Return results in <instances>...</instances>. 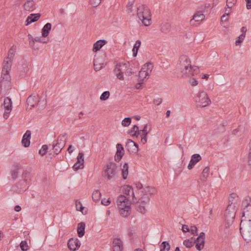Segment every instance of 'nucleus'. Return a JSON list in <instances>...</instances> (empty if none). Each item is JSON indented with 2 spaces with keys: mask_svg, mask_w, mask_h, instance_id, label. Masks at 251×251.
I'll use <instances>...</instances> for the list:
<instances>
[{
  "mask_svg": "<svg viewBox=\"0 0 251 251\" xmlns=\"http://www.w3.org/2000/svg\"><path fill=\"white\" fill-rule=\"evenodd\" d=\"M21 166L19 164H17L14 165V168L11 171V176L13 179L17 178L19 175V171L21 169Z\"/></svg>",
  "mask_w": 251,
  "mask_h": 251,
  "instance_id": "nucleus-34",
  "label": "nucleus"
},
{
  "mask_svg": "<svg viewBox=\"0 0 251 251\" xmlns=\"http://www.w3.org/2000/svg\"><path fill=\"white\" fill-rule=\"evenodd\" d=\"M198 72L199 68L197 66H192L190 63L178 70V75L182 77H190Z\"/></svg>",
  "mask_w": 251,
  "mask_h": 251,
  "instance_id": "nucleus-6",
  "label": "nucleus"
},
{
  "mask_svg": "<svg viewBox=\"0 0 251 251\" xmlns=\"http://www.w3.org/2000/svg\"><path fill=\"white\" fill-rule=\"evenodd\" d=\"M189 63H191V60L189 57L186 55H182L179 58L176 65L177 70L178 71L181 69L184 66L189 64Z\"/></svg>",
  "mask_w": 251,
  "mask_h": 251,
  "instance_id": "nucleus-17",
  "label": "nucleus"
},
{
  "mask_svg": "<svg viewBox=\"0 0 251 251\" xmlns=\"http://www.w3.org/2000/svg\"><path fill=\"white\" fill-rule=\"evenodd\" d=\"M144 192L146 193L144 195L148 196L149 194L152 195L156 193V190L154 188L151 187V186H147L144 189Z\"/></svg>",
  "mask_w": 251,
  "mask_h": 251,
  "instance_id": "nucleus-39",
  "label": "nucleus"
},
{
  "mask_svg": "<svg viewBox=\"0 0 251 251\" xmlns=\"http://www.w3.org/2000/svg\"><path fill=\"white\" fill-rule=\"evenodd\" d=\"M101 193L98 190L94 191L92 195V198L95 201H99Z\"/></svg>",
  "mask_w": 251,
  "mask_h": 251,
  "instance_id": "nucleus-41",
  "label": "nucleus"
},
{
  "mask_svg": "<svg viewBox=\"0 0 251 251\" xmlns=\"http://www.w3.org/2000/svg\"><path fill=\"white\" fill-rule=\"evenodd\" d=\"M236 198H237V195L236 194L233 193L230 194L228 198L229 202H230V203H231V202L234 203L233 202V201H234V199Z\"/></svg>",
  "mask_w": 251,
  "mask_h": 251,
  "instance_id": "nucleus-56",
  "label": "nucleus"
},
{
  "mask_svg": "<svg viewBox=\"0 0 251 251\" xmlns=\"http://www.w3.org/2000/svg\"><path fill=\"white\" fill-rule=\"evenodd\" d=\"M236 214L235 204L231 202L228 203L225 211V221L226 230L230 227L234 222Z\"/></svg>",
  "mask_w": 251,
  "mask_h": 251,
  "instance_id": "nucleus-4",
  "label": "nucleus"
},
{
  "mask_svg": "<svg viewBox=\"0 0 251 251\" xmlns=\"http://www.w3.org/2000/svg\"><path fill=\"white\" fill-rule=\"evenodd\" d=\"M118 174V166L116 163L110 162L103 169V176L108 180L115 179Z\"/></svg>",
  "mask_w": 251,
  "mask_h": 251,
  "instance_id": "nucleus-3",
  "label": "nucleus"
},
{
  "mask_svg": "<svg viewBox=\"0 0 251 251\" xmlns=\"http://www.w3.org/2000/svg\"><path fill=\"white\" fill-rule=\"evenodd\" d=\"M137 14L139 19L142 21L145 26H149L151 24V14L149 8L144 5L138 7Z\"/></svg>",
  "mask_w": 251,
  "mask_h": 251,
  "instance_id": "nucleus-2",
  "label": "nucleus"
},
{
  "mask_svg": "<svg viewBox=\"0 0 251 251\" xmlns=\"http://www.w3.org/2000/svg\"><path fill=\"white\" fill-rule=\"evenodd\" d=\"M126 147L127 150L131 152L137 153L139 151L138 145L130 139L127 140Z\"/></svg>",
  "mask_w": 251,
  "mask_h": 251,
  "instance_id": "nucleus-18",
  "label": "nucleus"
},
{
  "mask_svg": "<svg viewBox=\"0 0 251 251\" xmlns=\"http://www.w3.org/2000/svg\"><path fill=\"white\" fill-rule=\"evenodd\" d=\"M66 137L65 135H60L57 138L56 145H52V149L54 150L55 153L57 155L63 149L65 146Z\"/></svg>",
  "mask_w": 251,
  "mask_h": 251,
  "instance_id": "nucleus-10",
  "label": "nucleus"
},
{
  "mask_svg": "<svg viewBox=\"0 0 251 251\" xmlns=\"http://www.w3.org/2000/svg\"><path fill=\"white\" fill-rule=\"evenodd\" d=\"M104 63H100L99 59H95L94 60V66L95 70L96 71H100V69L103 68L104 66Z\"/></svg>",
  "mask_w": 251,
  "mask_h": 251,
  "instance_id": "nucleus-37",
  "label": "nucleus"
},
{
  "mask_svg": "<svg viewBox=\"0 0 251 251\" xmlns=\"http://www.w3.org/2000/svg\"><path fill=\"white\" fill-rule=\"evenodd\" d=\"M29 176V172H28L26 170L23 171V174L22 175L23 179H27L28 180Z\"/></svg>",
  "mask_w": 251,
  "mask_h": 251,
  "instance_id": "nucleus-57",
  "label": "nucleus"
},
{
  "mask_svg": "<svg viewBox=\"0 0 251 251\" xmlns=\"http://www.w3.org/2000/svg\"><path fill=\"white\" fill-rule=\"evenodd\" d=\"M250 150L249 154L248 163H249V165L251 167V140L250 141Z\"/></svg>",
  "mask_w": 251,
  "mask_h": 251,
  "instance_id": "nucleus-64",
  "label": "nucleus"
},
{
  "mask_svg": "<svg viewBox=\"0 0 251 251\" xmlns=\"http://www.w3.org/2000/svg\"><path fill=\"white\" fill-rule=\"evenodd\" d=\"M162 102V99L160 98H157L153 100V102L156 105H159Z\"/></svg>",
  "mask_w": 251,
  "mask_h": 251,
  "instance_id": "nucleus-58",
  "label": "nucleus"
},
{
  "mask_svg": "<svg viewBox=\"0 0 251 251\" xmlns=\"http://www.w3.org/2000/svg\"><path fill=\"white\" fill-rule=\"evenodd\" d=\"M12 63V60H11L10 59H7L6 57L4 60V66L6 69H7L8 70H10V68L11 67Z\"/></svg>",
  "mask_w": 251,
  "mask_h": 251,
  "instance_id": "nucleus-43",
  "label": "nucleus"
},
{
  "mask_svg": "<svg viewBox=\"0 0 251 251\" xmlns=\"http://www.w3.org/2000/svg\"><path fill=\"white\" fill-rule=\"evenodd\" d=\"M160 251H169L170 248L169 243L164 241L160 246Z\"/></svg>",
  "mask_w": 251,
  "mask_h": 251,
  "instance_id": "nucleus-40",
  "label": "nucleus"
},
{
  "mask_svg": "<svg viewBox=\"0 0 251 251\" xmlns=\"http://www.w3.org/2000/svg\"><path fill=\"white\" fill-rule=\"evenodd\" d=\"M20 247L22 251H26L28 250V246L26 241H22L20 243Z\"/></svg>",
  "mask_w": 251,
  "mask_h": 251,
  "instance_id": "nucleus-46",
  "label": "nucleus"
},
{
  "mask_svg": "<svg viewBox=\"0 0 251 251\" xmlns=\"http://www.w3.org/2000/svg\"><path fill=\"white\" fill-rule=\"evenodd\" d=\"M84 154L83 152H79L77 155V161L73 166V169L74 170H78L82 169L84 167Z\"/></svg>",
  "mask_w": 251,
  "mask_h": 251,
  "instance_id": "nucleus-16",
  "label": "nucleus"
},
{
  "mask_svg": "<svg viewBox=\"0 0 251 251\" xmlns=\"http://www.w3.org/2000/svg\"><path fill=\"white\" fill-rule=\"evenodd\" d=\"M240 132L241 133H240V135H241V134H242L243 133V131L242 130H241V127L239 126L238 128H236L235 129H234L232 131V133L233 135H237L238 134V132Z\"/></svg>",
  "mask_w": 251,
  "mask_h": 251,
  "instance_id": "nucleus-60",
  "label": "nucleus"
},
{
  "mask_svg": "<svg viewBox=\"0 0 251 251\" xmlns=\"http://www.w3.org/2000/svg\"><path fill=\"white\" fill-rule=\"evenodd\" d=\"M110 96L109 91H105L102 93L100 97V100L102 101H104L108 99Z\"/></svg>",
  "mask_w": 251,
  "mask_h": 251,
  "instance_id": "nucleus-45",
  "label": "nucleus"
},
{
  "mask_svg": "<svg viewBox=\"0 0 251 251\" xmlns=\"http://www.w3.org/2000/svg\"><path fill=\"white\" fill-rule=\"evenodd\" d=\"M183 243L186 248H190L194 246V244H195L194 239L193 238L189 239H185V240L183 241Z\"/></svg>",
  "mask_w": 251,
  "mask_h": 251,
  "instance_id": "nucleus-42",
  "label": "nucleus"
},
{
  "mask_svg": "<svg viewBox=\"0 0 251 251\" xmlns=\"http://www.w3.org/2000/svg\"><path fill=\"white\" fill-rule=\"evenodd\" d=\"M189 82L193 86H196L198 84V80L195 79V78H190Z\"/></svg>",
  "mask_w": 251,
  "mask_h": 251,
  "instance_id": "nucleus-59",
  "label": "nucleus"
},
{
  "mask_svg": "<svg viewBox=\"0 0 251 251\" xmlns=\"http://www.w3.org/2000/svg\"><path fill=\"white\" fill-rule=\"evenodd\" d=\"M141 136H147L148 131V125H146L144 126L143 130H141Z\"/></svg>",
  "mask_w": 251,
  "mask_h": 251,
  "instance_id": "nucleus-54",
  "label": "nucleus"
},
{
  "mask_svg": "<svg viewBox=\"0 0 251 251\" xmlns=\"http://www.w3.org/2000/svg\"><path fill=\"white\" fill-rule=\"evenodd\" d=\"M30 131L29 130H27L22 138V140L21 141L22 145L25 147H28L30 146Z\"/></svg>",
  "mask_w": 251,
  "mask_h": 251,
  "instance_id": "nucleus-23",
  "label": "nucleus"
},
{
  "mask_svg": "<svg viewBox=\"0 0 251 251\" xmlns=\"http://www.w3.org/2000/svg\"><path fill=\"white\" fill-rule=\"evenodd\" d=\"M150 200L149 196H142L136 204L137 211L142 214H145L147 212V204L149 203Z\"/></svg>",
  "mask_w": 251,
  "mask_h": 251,
  "instance_id": "nucleus-8",
  "label": "nucleus"
},
{
  "mask_svg": "<svg viewBox=\"0 0 251 251\" xmlns=\"http://www.w3.org/2000/svg\"><path fill=\"white\" fill-rule=\"evenodd\" d=\"M2 105L4 108L3 117L4 119H7L9 117V114L11 112L12 109V102L11 99L8 97L5 98Z\"/></svg>",
  "mask_w": 251,
  "mask_h": 251,
  "instance_id": "nucleus-11",
  "label": "nucleus"
},
{
  "mask_svg": "<svg viewBox=\"0 0 251 251\" xmlns=\"http://www.w3.org/2000/svg\"><path fill=\"white\" fill-rule=\"evenodd\" d=\"M134 4V0H132L127 3L126 7H127V11L128 13H130L132 11V7Z\"/></svg>",
  "mask_w": 251,
  "mask_h": 251,
  "instance_id": "nucleus-53",
  "label": "nucleus"
},
{
  "mask_svg": "<svg viewBox=\"0 0 251 251\" xmlns=\"http://www.w3.org/2000/svg\"><path fill=\"white\" fill-rule=\"evenodd\" d=\"M101 0H89V3L94 7L99 5Z\"/></svg>",
  "mask_w": 251,
  "mask_h": 251,
  "instance_id": "nucleus-51",
  "label": "nucleus"
},
{
  "mask_svg": "<svg viewBox=\"0 0 251 251\" xmlns=\"http://www.w3.org/2000/svg\"><path fill=\"white\" fill-rule=\"evenodd\" d=\"M209 168L205 167L203 169L201 175L200 176V180L202 182H205L207 180L209 173Z\"/></svg>",
  "mask_w": 251,
  "mask_h": 251,
  "instance_id": "nucleus-32",
  "label": "nucleus"
},
{
  "mask_svg": "<svg viewBox=\"0 0 251 251\" xmlns=\"http://www.w3.org/2000/svg\"><path fill=\"white\" fill-rule=\"evenodd\" d=\"M237 0H226V6L232 8L236 3Z\"/></svg>",
  "mask_w": 251,
  "mask_h": 251,
  "instance_id": "nucleus-50",
  "label": "nucleus"
},
{
  "mask_svg": "<svg viewBox=\"0 0 251 251\" xmlns=\"http://www.w3.org/2000/svg\"><path fill=\"white\" fill-rule=\"evenodd\" d=\"M201 159V156L199 154H195L191 156L190 161L187 166L189 170H191L193 168L196 164Z\"/></svg>",
  "mask_w": 251,
  "mask_h": 251,
  "instance_id": "nucleus-21",
  "label": "nucleus"
},
{
  "mask_svg": "<svg viewBox=\"0 0 251 251\" xmlns=\"http://www.w3.org/2000/svg\"><path fill=\"white\" fill-rule=\"evenodd\" d=\"M131 122V119L130 117L125 118L122 121V126H128Z\"/></svg>",
  "mask_w": 251,
  "mask_h": 251,
  "instance_id": "nucleus-44",
  "label": "nucleus"
},
{
  "mask_svg": "<svg viewBox=\"0 0 251 251\" xmlns=\"http://www.w3.org/2000/svg\"><path fill=\"white\" fill-rule=\"evenodd\" d=\"M48 147L47 145H43L41 149L39 151V154L43 156L47 152Z\"/></svg>",
  "mask_w": 251,
  "mask_h": 251,
  "instance_id": "nucleus-48",
  "label": "nucleus"
},
{
  "mask_svg": "<svg viewBox=\"0 0 251 251\" xmlns=\"http://www.w3.org/2000/svg\"><path fill=\"white\" fill-rule=\"evenodd\" d=\"M240 230L245 241L247 242L251 241V221L241 222Z\"/></svg>",
  "mask_w": 251,
  "mask_h": 251,
  "instance_id": "nucleus-7",
  "label": "nucleus"
},
{
  "mask_svg": "<svg viewBox=\"0 0 251 251\" xmlns=\"http://www.w3.org/2000/svg\"><path fill=\"white\" fill-rule=\"evenodd\" d=\"M85 224L80 223L77 224V234L79 237H82L85 233Z\"/></svg>",
  "mask_w": 251,
  "mask_h": 251,
  "instance_id": "nucleus-28",
  "label": "nucleus"
},
{
  "mask_svg": "<svg viewBox=\"0 0 251 251\" xmlns=\"http://www.w3.org/2000/svg\"><path fill=\"white\" fill-rule=\"evenodd\" d=\"M128 198L125 195H121L117 200V204L119 208V213L122 217L126 218L129 216L131 213L130 203Z\"/></svg>",
  "mask_w": 251,
  "mask_h": 251,
  "instance_id": "nucleus-1",
  "label": "nucleus"
},
{
  "mask_svg": "<svg viewBox=\"0 0 251 251\" xmlns=\"http://www.w3.org/2000/svg\"><path fill=\"white\" fill-rule=\"evenodd\" d=\"M16 46L13 45L11 47V49L8 50V56L7 57V59H10L13 60V57L16 52Z\"/></svg>",
  "mask_w": 251,
  "mask_h": 251,
  "instance_id": "nucleus-38",
  "label": "nucleus"
},
{
  "mask_svg": "<svg viewBox=\"0 0 251 251\" xmlns=\"http://www.w3.org/2000/svg\"><path fill=\"white\" fill-rule=\"evenodd\" d=\"M80 246V243L77 238H70L68 242V247L70 251H75Z\"/></svg>",
  "mask_w": 251,
  "mask_h": 251,
  "instance_id": "nucleus-19",
  "label": "nucleus"
},
{
  "mask_svg": "<svg viewBox=\"0 0 251 251\" xmlns=\"http://www.w3.org/2000/svg\"><path fill=\"white\" fill-rule=\"evenodd\" d=\"M113 251H123V243L120 238H115L113 243Z\"/></svg>",
  "mask_w": 251,
  "mask_h": 251,
  "instance_id": "nucleus-22",
  "label": "nucleus"
},
{
  "mask_svg": "<svg viewBox=\"0 0 251 251\" xmlns=\"http://www.w3.org/2000/svg\"><path fill=\"white\" fill-rule=\"evenodd\" d=\"M204 239L205 233L202 232L200 233L199 237L197 238L196 240H194V243H196L195 247L199 251H201L203 249Z\"/></svg>",
  "mask_w": 251,
  "mask_h": 251,
  "instance_id": "nucleus-14",
  "label": "nucleus"
},
{
  "mask_svg": "<svg viewBox=\"0 0 251 251\" xmlns=\"http://www.w3.org/2000/svg\"><path fill=\"white\" fill-rule=\"evenodd\" d=\"M138 128L139 127L136 125H134L132 126L130 130V133L132 137H134V135H137V132H138Z\"/></svg>",
  "mask_w": 251,
  "mask_h": 251,
  "instance_id": "nucleus-47",
  "label": "nucleus"
},
{
  "mask_svg": "<svg viewBox=\"0 0 251 251\" xmlns=\"http://www.w3.org/2000/svg\"><path fill=\"white\" fill-rule=\"evenodd\" d=\"M251 222V205L250 204H247L245 207L243 208L241 222Z\"/></svg>",
  "mask_w": 251,
  "mask_h": 251,
  "instance_id": "nucleus-13",
  "label": "nucleus"
},
{
  "mask_svg": "<svg viewBox=\"0 0 251 251\" xmlns=\"http://www.w3.org/2000/svg\"><path fill=\"white\" fill-rule=\"evenodd\" d=\"M126 69V63H119L116 65L114 69V73L117 75L118 78L120 80H124V74H125Z\"/></svg>",
  "mask_w": 251,
  "mask_h": 251,
  "instance_id": "nucleus-12",
  "label": "nucleus"
},
{
  "mask_svg": "<svg viewBox=\"0 0 251 251\" xmlns=\"http://www.w3.org/2000/svg\"><path fill=\"white\" fill-rule=\"evenodd\" d=\"M75 207L77 210L80 211L83 213L82 210L84 209L81 202L80 201L77 200L75 202Z\"/></svg>",
  "mask_w": 251,
  "mask_h": 251,
  "instance_id": "nucleus-49",
  "label": "nucleus"
},
{
  "mask_svg": "<svg viewBox=\"0 0 251 251\" xmlns=\"http://www.w3.org/2000/svg\"><path fill=\"white\" fill-rule=\"evenodd\" d=\"M124 193L125 194L128 196V198L131 196L134 197V190L132 187L130 185H126L124 187Z\"/></svg>",
  "mask_w": 251,
  "mask_h": 251,
  "instance_id": "nucleus-31",
  "label": "nucleus"
},
{
  "mask_svg": "<svg viewBox=\"0 0 251 251\" xmlns=\"http://www.w3.org/2000/svg\"><path fill=\"white\" fill-rule=\"evenodd\" d=\"M126 69L125 71V74L126 75H130L132 74L131 69L129 68V63H126Z\"/></svg>",
  "mask_w": 251,
  "mask_h": 251,
  "instance_id": "nucleus-55",
  "label": "nucleus"
},
{
  "mask_svg": "<svg viewBox=\"0 0 251 251\" xmlns=\"http://www.w3.org/2000/svg\"><path fill=\"white\" fill-rule=\"evenodd\" d=\"M107 43V41L105 40H99L96 42V43L93 45V48L92 50L94 52H96V51L99 50L101 48H102L103 45H105Z\"/></svg>",
  "mask_w": 251,
  "mask_h": 251,
  "instance_id": "nucleus-24",
  "label": "nucleus"
},
{
  "mask_svg": "<svg viewBox=\"0 0 251 251\" xmlns=\"http://www.w3.org/2000/svg\"><path fill=\"white\" fill-rule=\"evenodd\" d=\"M205 16L201 12H197L195 14L193 17L192 19L191 20L190 23H191L193 20L195 22H201L204 20Z\"/></svg>",
  "mask_w": 251,
  "mask_h": 251,
  "instance_id": "nucleus-27",
  "label": "nucleus"
},
{
  "mask_svg": "<svg viewBox=\"0 0 251 251\" xmlns=\"http://www.w3.org/2000/svg\"><path fill=\"white\" fill-rule=\"evenodd\" d=\"M122 174L123 178L126 179L128 175V165L127 163H125L122 166Z\"/></svg>",
  "mask_w": 251,
  "mask_h": 251,
  "instance_id": "nucleus-36",
  "label": "nucleus"
},
{
  "mask_svg": "<svg viewBox=\"0 0 251 251\" xmlns=\"http://www.w3.org/2000/svg\"><path fill=\"white\" fill-rule=\"evenodd\" d=\"M198 231V228L196 226H192L190 228V232L193 234H197Z\"/></svg>",
  "mask_w": 251,
  "mask_h": 251,
  "instance_id": "nucleus-63",
  "label": "nucleus"
},
{
  "mask_svg": "<svg viewBox=\"0 0 251 251\" xmlns=\"http://www.w3.org/2000/svg\"><path fill=\"white\" fill-rule=\"evenodd\" d=\"M24 9L25 11H31L35 9V1L34 0H27L24 5Z\"/></svg>",
  "mask_w": 251,
  "mask_h": 251,
  "instance_id": "nucleus-26",
  "label": "nucleus"
},
{
  "mask_svg": "<svg viewBox=\"0 0 251 251\" xmlns=\"http://www.w3.org/2000/svg\"><path fill=\"white\" fill-rule=\"evenodd\" d=\"M10 88V80H0V88L4 91L8 90Z\"/></svg>",
  "mask_w": 251,
  "mask_h": 251,
  "instance_id": "nucleus-35",
  "label": "nucleus"
},
{
  "mask_svg": "<svg viewBox=\"0 0 251 251\" xmlns=\"http://www.w3.org/2000/svg\"><path fill=\"white\" fill-rule=\"evenodd\" d=\"M26 103L27 105V108L31 109L32 107H34L37 103L40 104L41 101L39 100L38 96L31 95L27 98Z\"/></svg>",
  "mask_w": 251,
  "mask_h": 251,
  "instance_id": "nucleus-15",
  "label": "nucleus"
},
{
  "mask_svg": "<svg viewBox=\"0 0 251 251\" xmlns=\"http://www.w3.org/2000/svg\"><path fill=\"white\" fill-rule=\"evenodd\" d=\"M101 203L105 205H108L110 203V199H103L101 201Z\"/></svg>",
  "mask_w": 251,
  "mask_h": 251,
  "instance_id": "nucleus-62",
  "label": "nucleus"
},
{
  "mask_svg": "<svg viewBox=\"0 0 251 251\" xmlns=\"http://www.w3.org/2000/svg\"><path fill=\"white\" fill-rule=\"evenodd\" d=\"M153 67V65L151 63H148L144 64L139 72L138 80L143 82L147 78V76L151 74Z\"/></svg>",
  "mask_w": 251,
  "mask_h": 251,
  "instance_id": "nucleus-9",
  "label": "nucleus"
},
{
  "mask_svg": "<svg viewBox=\"0 0 251 251\" xmlns=\"http://www.w3.org/2000/svg\"><path fill=\"white\" fill-rule=\"evenodd\" d=\"M194 101L198 107H205L210 104L211 101L207 93L203 90L200 91L194 97Z\"/></svg>",
  "mask_w": 251,
  "mask_h": 251,
  "instance_id": "nucleus-5",
  "label": "nucleus"
},
{
  "mask_svg": "<svg viewBox=\"0 0 251 251\" xmlns=\"http://www.w3.org/2000/svg\"><path fill=\"white\" fill-rule=\"evenodd\" d=\"M1 78L3 80H10V76L9 73H8L6 74L1 75Z\"/></svg>",
  "mask_w": 251,
  "mask_h": 251,
  "instance_id": "nucleus-61",
  "label": "nucleus"
},
{
  "mask_svg": "<svg viewBox=\"0 0 251 251\" xmlns=\"http://www.w3.org/2000/svg\"><path fill=\"white\" fill-rule=\"evenodd\" d=\"M28 182L27 179H22L18 182L17 187L18 189H21L20 191H24V190L25 189L26 186L28 184Z\"/></svg>",
  "mask_w": 251,
  "mask_h": 251,
  "instance_id": "nucleus-33",
  "label": "nucleus"
},
{
  "mask_svg": "<svg viewBox=\"0 0 251 251\" xmlns=\"http://www.w3.org/2000/svg\"><path fill=\"white\" fill-rule=\"evenodd\" d=\"M41 16V15L40 14H30L29 16H28L25 22H26V25H30V23H32L33 22H35L38 20L40 17Z\"/></svg>",
  "mask_w": 251,
  "mask_h": 251,
  "instance_id": "nucleus-25",
  "label": "nucleus"
},
{
  "mask_svg": "<svg viewBox=\"0 0 251 251\" xmlns=\"http://www.w3.org/2000/svg\"><path fill=\"white\" fill-rule=\"evenodd\" d=\"M171 25L168 22H163L160 26V31L164 34H167L171 30Z\"/></svg>",
  "mask_w": 251,
  "mask_h": 251,
  "instance_id": "nucleus-29",
  "label": "nucleus"
},
{
  "mask_svg": "<svg viewBox=\"0 0 251 251\" xmlns=\"http://www.w3.org/2000/svg\"><path fill=\"white\" fill-rule=\"evenodd\" d=\"M125 154V150L124 147L120 143L117 144V152L115 156V160L119 162L122 159L123 156Z\"/></svg>",
  "mask_w": 251,
  "mask_h": 251,
  "instance_id": "nucleus-20",
  "label": "nucleus"
},
{
  "mask_svg": "<svg viewBox=\"0 0 251 251\" xmlns=\"http://www.w3.org/2000/svg\"><path fill=\"white\" fill-rule=\"evenodd\" d=\"M51 29V24L50 23H47L42 29V35L44 37H47Z\"/></svg>",
  "mask_w": 251,
  "mask_h": 251,
  "instance_id": "nucleus-30",
  "label": "nucleus"
},
{
  "mask_svg": "<svg viewBox=\"0 0 251 251\" xmlns=\"http://www.w3.org/2000/svg\"><path fill=\"white\" fill-rule=\"evenodd\" d=\"M245 37L244 36V35L241 34L240 35H239L238 37V39L235 41L236 45L237 46V45H239V44H240L241 43H242V42L244 41Z\"/></svg>",
  "mask_w": 251,
  "mask_h": 251,
  "instance_id": "nucleus-52",
  "label": "nucleus"
}]
</instances>
